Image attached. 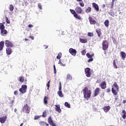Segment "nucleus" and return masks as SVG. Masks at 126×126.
I'll use <instances>...</instances> for the list:
<instances>
[{"instance_id": "5701e85b", "label": "nucleus", "mask_w": 126, "mask_h": 126, "mask_svg": "<svg viewBox=\"0 0 126 126\" xmlns=\"http://www.w3.org/2000/svg\"><path fill=\"white\" fill-rule=\"evenodd\" d=\"M39 125L41 126H49L48 123H46L45 122H44V121H40L39 122Z\"/></svg>"}, {"instance_id": "8fccbe9b", "label": "nucleus", "mask_w": 126, "mask_h": 126, "mask_svg": "<svg viewBox=\"0 0 126 126\" xmlns=\"http://www.w3.org/2000/svg\"><path fill=\"white\" fill-rule=\"evenodd\" d=\"M112 41L114 44L117 43V40H116V38H115V37H112Z\"/></svg>"}, {"instance_id": "864d4df0", "label": "nucleus", "mask_w": 126, "mask_h": 126, "mask_svg": "<svg viewBox=\"0 0 126 126\" xmlns=\"http://www.w3.org/2000/svg\"><path fill=\"white\" fill-rule=\"evenodd\" d=\"M38 6L40 9H42V4H41V3H39Z\"/></svg>"}, {"instance_id": "e2e57ef3", "label": "nucleus", "mask_w": 126, "mask_h": 126, "mask_svg": "<svg viewBox=\"0 0 126 126\" xmlns=\"http://www.w3.org/2000/svg\"><path fill=\"white\" fill-rule=\"evenodd\" d=\"M14 112L15 113H16V112H17V109L16 108L14 109Z\"/></svg>"}, {"instance_id": "9d476101", "label": "nucleus", "mask_w": 126, "mask_h": 126, "mask_svg": "<svg viewBox=\"0 0 126 126\" xmlns=\"http://www.w3.org/2000/svg\"><path fill=\"white\" fill-rule=\"evenodd\" d=\"M48 122L49 125H50L52 126H57L56 124L54 123V121H53V120L52 119V117L49 116L48 119Z\"/></svg>"}, {"instance_id": "2f4dec72", "label": "nucleus", "mask_w": 126, "mask_h": 126, "mask_svg": "<svg viewBox=\"0 0 126 126\" xmlns=\"http://www.w3.org/2000/svg\"><path fill=\"white\" fill-rule=\"evenodd\" d=\"M24 77L20 76L19 77V81L20 82H21V83H23V82H24Z\"/></svg>"}, {"instance_id": "423d86ee", "label": "nucleus", "mask_w": 126, "mask_h": 126, "mask_svg": "<svg viewBox=\"0 0 126 126\" xmlns=\"http://www.w3.org/2000/svg\"><path fill=\"white\" fill-rule=\"evenodd\" d=\"M5 46H6L7 48H13L14 45H13V43H12V42L9 40H5Z\"/></svg>"}, {"instance_id": "bb28decb", "label": "nucleus", "mask_w": 126, "mask_h": 126, "mask_svg": "<svg viewBox=\"0 0 126 126\" xmlns=\"http://www.w3.org/2000/svg\"><path fill=\"white\" fill-rule=\"evenodd\" d=\"M86 56L87 57V58H88V59L91 58H93V57H94V54H92V55H90V53H88L86 54Z\"/></svg>"}, {"instance_id": "a18cd8bd", "label": "nucleus", "mask_w": 126, "mask_h": 126, "mask_svg": "<svg viewBox=\"0 0 126 126\" xmlns=\"http://www.w3.org/2000/svg\"><path fill=\"white\" fill-rule=\"evenodd\" d=\"M51 82V80H49L46 84L47 87H48L47 90H49V88H50V83Z\"/></svg>"}, {"instance_id": "58836bf2", "label": "nucleus", "mask_w": 126, "mask_h": 126, "mask_svg": "<svg viewBox=\"0 0 126 126\" xmlns=\"http://www.w3.org/2000/svg\"><path fill=\"white\" fill-rule=\"evenodd\" d=\"M41 117H43V118H46V117H47V111H44Z\"/></svg>"}, {"instance_id": "1a4fd4ad", "label": "nucleus", "mask_w": 126, "mask_h": 126, "mask_svg": "<svg viewBox=\"0 0 126 126\" xmlns=\"http://www.w3.org/2000/svg\"><path fill=\"white\" fill-rule=\"evenodd\" d=\"M88 19H89V21L90 24H91V25H95V24H96V20H94V19H93V18H92V17L89 16Z\"/></svg>"}, {"instance_id": "f704fd0d", "label": "nucleus", "mask_w": 126, "mask_h": 126, "mask_svg": "<svg viewBox=\"0 0 126 126\" xmlns=\"http://www.w3.org/2000/svg\"><path fill=\"white\" fill-rule=\"evenodd\" d=\"M80 42L83 43H87V39L80 38Z\"/></svg>"}, {"instance_id": "79ce46f5", "label": "nucleus", "mask_w": 126, "mask_h": 126, "mask_svg": "<svg viewBox=\"0 0 126 126\" xmlns=\"http://www.w3.org/2000/svg\"><path fill=\"white\" fill-rule=\"evenodd\" d=\"M59 63L60 64V65H61V66H65V63H62V61L61 60L59 61Z\"/></svg>"}, {"instance_id": "7ed1b4c3", "label": "nucleus", "mask_w": 126, "mask_h": 126, "mask_svg": "<svg viewBox=\"0 0 126 126\" xmlns=\"http://www.w3.org/2000/svg\"><path fill=\"white\" fill-rule=\"evenodd\" d=\"M31 109V108H30V107H29V106H28V104H27L24 106L22 111L24 113H25L26 114H29V113H30Z\"/></svg>"}, {"instance_id": "aec40b11", "label": "nucleus", "mask_w": 126, "mask_h": 126, "mask_svg": "<svg viewBox=\"0 0 126 126\" xmlns=\"http://www.w3.org/2000/svg\"><path fill=\"white\" fill-rule=\"evenodd\" d=\"M111 107H110V106H106L103 107V110L105 113H108Z\"/></svg>"}, {"instance_id": "de8ad7c7", "label": "nucleus", "mask_w": 126, "mask_h": 126, "mask_svg": "<svg viewBox=\"0 0 126 126\" xmlns=\"http://www.w3.org/2000/svg\"><path fill=\"white\" fill-rule=\"evenodd\" d=\"M59 91H62V82H59Z\"/></svg>"}, {"instance_id": "13d9d810", "label": "nucleus", "mask_w": 126, "mask_h": 126, "mask_svg": "<svg viewBox=\"0 0 126 126\" xmlns=\"http://www.w3.org/2000/svg\"><path fill=\"white\" fill-rule=\"evenodd\" d=\"M29 38L30 39H32V40H34V36H33L30 35V36H29Z\"/></svg>"}, {"instance_id": "4c0bfd02", "label": "nucleus", "mask_w": 126, "mask_h": 126, "mask_svg": "<svg viewBox=\"0 0 126 126\" xmlns=\"http://www.w3.org/2000/svg\"><path fill=\"white\" fill-rule=\"evenodd\" d=\"M56 58L58 60H60L62 58V53H59Z\"/></svg>"}, {"instance_id": "473e14b6", "label": "nucleus", "mask_w": 126, "mask_h": 126, "mask_svg": "<svg viewBox=\"0 0 126 126\" xmlns=\"http://www.w3.org/2000/svg\"><path fill=\"white\" fill-rule=\"evenodd\" d=\"M58 94L59 95V97H63V94L62 91H58Z\"/></svg>"}, {"instance_id": "69168bd1", "label": "nucleus", "mask_w": 126, "mask_h": 126, "mask_svg": "<svg viewBox=\"0 0 126 126\" xmlns=\"http://www.w3.org/2000/svg\"><path fill=\"white\" fill-rule=\"evenodd\" d=\"M23 126V123H21V124H20V126Z\"/></svg>"}, {"instance_id": "c9c22d12", "label": "nucleus", "mask_w": 126, "mask_h": 126, "mask_svg": "<svg viewBox=\"0 0 126 126\" xmlns=\"http://www.w3.org/2000/svg\"><path fill=\"white\" fill-rule=\"evenodd\" d=\"M85 11L87 13H89V12H91V7H88L86 10Z\"/></svg>"}, {"instance_id": "49530a36", "label": "nucleus", "mask_w": 126, "mask_h": 126, "mask_svg": "<svg viewBox=\"0 0 126 126\" xmlns=\"http://www.w3.org/2000/svg\"><path fill=\"white\" fill-rule=\"evenodd\" d=\"M42 116H35L34 118V120H38V119H40Z\"/></svg>"}, {"instance_id": "37998d69", "label": "nucleus", "mask_w": 126, "mask_h": 126, "mask_svg": "<svg viewBox=\"0 0 126 126\" xmlns=\"http://www.w3.org/2000/svg\"><path fill=\"white\" fill-rule=\"evenodd\" d=\"M81 53L82 56H85L86 54V51L85 50V49H84L83 51H81Z\"/></svg>"}, {"instance_id": "680f3d73", "label": "nucleus", "mask_w": 126, "mask_h": 126, "mask_svg": "<svg viewBox=\"0 0 126 126\" xmlns=\"http://www.w3.org/2000/svg\"><path fill=\"white\" fill-rule=\"evenodd\" d=\"M44 48L45 49H48V46L47 45H44Z\"/></svg>"}, {"instance_id": "0e129e2a", "label": "nucleus", "mask_w": 126, "mask_h": 126, "mask_svg": "<svg viewBox=\"0 0 126 126\" xmlns=\"http://www.w3.org/2000/svg\"><path fill=\"white\" fill-rule=\"evenodd\" d=\"M14 102V100H12L11 102V103H12V105H13V103Z\"/></svg>"}, {"instance_id": "0eeeda50", "label": "nucleus", "mask_w": 126, "mask_h": 126, "mask_svg": "<svg viewBox=\"0 0 126 126\" xmlns=\"http://www.w3.org/2000/svg\"><path fill=\"white\" fill-rule=\"evenodd\" d=\"M91 69L90 68H86L85 69V73L87 76V77H90L91 76V72H90Z\"/></svg>"}, {"instance_id": "9b49d317", "label": "nucleus", "mask_w": 126, "mask_h": 126, "mask_svg": "<svg viewBox=\"0 0 126 126\" xmlns=\"http://www.w3.org/2000/svg\"><path fill=\"white\" fill-rule=\"evenodd\" d=\"M75 10L78 14H81L82 13V11H83V10H82V8L79 6H77L75 8Z\"/></svg>"}, {"instance_id": "09e8293b", "label": "nucleus", "mask_w": 126, "mask_h": 126, "mask_svg": "<svg viewBox=\"0 0 126 126\" xmlns=\"http://www.w3.org/2000/svg\"><path fill=\"white\" fill-rule=\"evenodd\" d=\"M54 66V73L55 74H57V69H56V65H55V64L53 65Z\"/></svg>"}, {"instance_id": "603ef678", "label": "nucleus", "mask_w": 126, "mask_h": 126, "mask_svg": "<svg viewBox=\"0 0 126 126\" xmlns=\"http://www.w3.org/2000/svg\"><path fill=\"white\" fill-rule=\"evenodd\" d=\"M88 63H90L91 62H93V58H90L88 60Z\"/></svg>"}, {"instance_id": "a211bd4d", "label": "nucleus", "mask_w": 126, "mask_h": 126, "mask_svg": "<svg viewBox=\"0 0 126 126\" xmlns=\"http://www.w3.org/2000/svg\"><path fill=\"white\" fill-rule=\"evenodd\" d=\"M114 88V89L115 90H117V91H119V86L118 85V84H117V82H115L114 83V84L112 86V88Z\"/></svg>"}, {"instance_id": "6e6d98bb", "label": "nucleus", "mask_w": 126, "mask_h": 126, "mask_svg": "<svg viewBox=\"0 0 126 126\" xmlns=\"http://www.w3.org/2000/svg\"><path fill=\"white\" fill-rule=\"evenodd\" d=\"M106 91H107V93H109V92H111V89H110V88L106 89Z\"/></svg>"}, {"instance_id": "cd10ccee", "label": "nucleus", "mask_w": 126, "mask_h": 126, "mask_svg": "<svg viewBox=\"0 0 126 126\" xmlns=\"http://www.w3.org/2000/svg\"><path fill=\"white\" fill-rule=\"evenodd\" d=\"M43 102H44V103L45 104V105L48 104V97L45 96L44 97Z\"/></svg>"}, {"instance_id": "a19ab883", "label": "nucleus", "mask_w": 126, "mask_h": 126, "mask_svg": "<svg viewBox=\"0 0 126 126\" xmlns=\"http://www.w3.org/2000/svg\"><path fill=\"white\" fill-rule=\"evenodd\" d=\"M9 8L10 11H13V9H14V7H13V5H10Z\"/></svg>"}, {"instance_id": "f8f14e48", "label": "nucleus", "mask_w": 126, "mask_h": 126, "mask_svg": "<svg viewBox=\"0 0 126 126\" xmlns=\"http://www.w3.org/2000/svg\"><path fill=\"white\" fill-rule=\"evenodd\" d=\"M6 120H7V116L1 117L0 118V123H1V124H4Z\"/></svg>"}, {"instance_id": "39448f33", "label": "nucleus", "mask_w": 126, "mask_h": 126, "mask_svg": "<svg viewBox=\"0 0 126 126\" xmlns=\"http://www.w3.org/2000/svg\"><path fill=\"white\" fill-rule=\"evenodd\" d=\"M26 90H27V85H24L22 86V88L19 89L20 92L22 94L26 93Z\"/></svg>"}, {"instance_id": "e433bc0d", "label": "nucleus", "mask_w": 126, "mask_h": 126, "mask_svg": "<svg viewBox=\"0 0 126 126\" xmlns=\"http://www.w3.org/2000/svg\"><path fill=\"white\" fill-rule=\"evenodd\" d=\"M64 106L67 108H70V104H69V103L67 102H65L64 103Z\"/></svg>"}, {"instance_id": "4be33fe9", "label": "nucleus", "mask_w": 126, "mask_h": 126, "mask_svg": "<svg viewBox=\"0 0 126 126\" xmlns=\"http://www.w3.org/2000/svg\"><path fill=\"white\" fill-rule=\"evenodd\" d=\"M96 32L98 37H101V35H102V32H101V29H96Z\"/></svg>"}, {"instance_id": "b1692460", "label": "nucleus", "mask_w": 126, "mask_h": 126, "mask_svg": "<svg viewBox=\"0 0 126 126\" xmlns=\"http://www.w3.org/2000/svg\"><path fill=\"white\" fill-rule=\"evenodd\" d=\"M4 46V42L3 41L0 42V52L3 50V47Z\"/></svg>"}, {"instance_id": "6e6552de", "label": "nucleus", "mask_w": 126, "mask_h": 126, "mask_svg": "<svg viewBox=\"0 0 126 126\" xmlns=\"http://www.w3.org/2000/svg\"><path fill=\"white\" fill-rule=\"evenodd\" d=\"M69 53H70L72 56H73V57H75L76 56V53H77V51H76V50L71 48L69 49Z\"/></svg>"}, {"instance_id": "4468645a", "label": "nucleus", "mask_w": 126, "mask_h": 126, "mask_svg": "<svg viewBox=\"0 0 126 126\" xmlns=\"http://www.w3.org/2000/svg\"><path fill=\"white\" fill-rule=\"evenodd\" d=\"M11 48L12 47H7V48H6V53L8 56L12 54V49Z\"/></svg>"}, {"instance_id": "bf43d9fd", "label": "nucleus", "mask_w": 126, "mask_h": 126, "mask_svg": "<svg viewBox=\"0 0 126 126\" xmlns=\"http://www.w3.org/2000/svg\"><path fill=\"white\" fill-rule=\"evenodd\" d=\"M28 27L29 28H32V27H33V25L30 24L28 25Z\"/></svg>"}, {"instance_id": "4d7b16f0", "label": "nucleus", "mask_w": 126, "mask_h": 126, "mask_svg": "<svg viewBox=\"0 0 126 126\" xmlns=\"http://www.w3.org/2000/svg\"><path fill=\"white\" fill-rule=\"evenodd\" d=\"M14 95H17L18 94V91H15L14 92Z\"/></svg>"}, {"instance_id": "f03ea898", "label": "nucleus", "mask_w": 126, "mask_h": 126, "mask_svg": "<svg viewBox=\"0 0 126 126\" xmlns=\"http://www.w3.org/2000/svg\"><path fill=\"white\" fill-rule=\"evenodd\" d=\"M70 11L71 13L73 15V16L75 17V18H76L79 20H82L83 19L82 17L76 13V11L73 9H70Z\"/></svg>"}, {"instance_id": "412c9836", "label": "nucleus", "mask_w": 126, "mask_h": 126, "mask_svg": "<svg viewBox=\"0 0 126 126\" xmlns=\"http://www.w3.org/2000/svg\"><path fill=\"white\" fill-rule=\"evenodd\" d=\"M0 34L2 36H4V35H6V34H7V31H6V30H2L0 31Z\"/></svg>"}, {"instance_id": "7c9ffc66", "label": "nucleus", "mask_w": 126, "mask_h": 126, "mask_svg": "<svg viewBox=\"0 0 126 126\" xmlns=\"http://www.w3.org/2000/svg\"><path fill=\"white\" fill-rule=\"evenodd\" d=\"M113 67L117 69L118 68V66H117V64H116V60H114L113 62Z\"/></svg>"}, {"instance_id": "72a5a7b5", "label": "nucleus", "mask_w": 126, "mask_h": 126, "mask_svg": "<svg viewBox=\"0 0 126 126\" xmlns=\"http://www.w3.org/2000/svg\"><path fill=\"white\" fill-rule=\"evenodd\" d=\"M5 28V27H4V25L2 23H0V30H3Z\"/></svg>"}, {"instance_id": "2eb2a0df", "label": "nucleus", "mask_w": 126, "mask_h": 126, "mask_svg": "<svg viewBox=\"0 0 126 126\" xmlns=\"http://www.w3.org/2000/svg\"><path fill=\"white\" fill-rule=\"evenodd\" d=\"M55 110L58 113H62V109H61V105L60 104L55 105Z\"/></svg>"}, {"instance_id": "ddd939ff", "label": "nucleus", "mask_w": 126, "mask_h": 126, "mask_svg": "<svg viewBox=\"0 0 126 126\" xmlns=\"http://www.w3.org/2000/svg\"><path fill=\"white\" fill-rule=\"evenodd\" d=\"M99 93H100V88H96L94 90V97H96V96H98Z\"/></svg>"}, {"instance_id": "6ab92c4d", "label": "nucleus", "mask_w": 126, "mask_h": 126, "mask_svg": "<svg viewBox=\"0 0 126 126\" xmlns=\"http://www.w3.org/2000/svg\"><path fill=\"white\" fill-rule=\"evenodd\" d=\"M111 91L114 96H117V95H118V92H119V91H118V90H115V88H112L111 89Z\"/></svg>"}, {"instance_id": "f257e3e1", "label": "nucleus", "mask_w": 126, "mask_h": 126, "mask_svg": "<svg viewBox=\"0 0 126 126\" xmlns=\"http://www.w3.org/2000/svg\"><path fill=\"white\" fill-rule=\"evenodd\" d=\"M91 93V90H88V87H85L83 89L84 98H85V99H88L89 98H90Z\"/></svg>"}, {"instance_id": "20e7f679", "label": "nucleus", "mask_w": 126, "mask_h": 126, "mask_svg": "<svg viewBox=\"0 0 126 126\" xmlns=\"http://www.w3.org/2000/svg\"><path fill=\"white\" fill-rule=\"evenodd\" d=\"M102 50L103 51H106L109 48V42L107 40H103L102 41Z\"/></svg>"}, {"instance_id": "a878e982", "label": "nucleus", "mask_w": 126, "mask_h": 126, "mask_svg": "<svg viewBox=\"0 0 126 126\" xmlns=\"http://www.w3.org/2000/svg\"><path fill=\"white\" fill-rule=\"evenodd\" d=\"M122 118L123 119H124V120H126V110H123L122 111Z\"/></svg>"}, {"instance_id": "c03bdc74", "label": "nucleus", "mask_w": 126, "mask_h": 126, "mask_svg": "<svg viewBox=\"0 0 126 126\" xmlns=\"http://www.w3.org/2000/svg\"><path fill=\"white\" fill-rule=\"evenodd\" d=\"M88 36L89 37H93V36H94V34L92 32H88Z\"/></svg>"}, {"instance_id": "774afa93", "label": "nucleus", "mask_w": 126, "mask_h": 126, "mask_svg": "<svg viewBox=\"0 0 126 126\" xmlns=\"http://www.w3.org/2000/svg\"><path fill=\"white\" fill-rule=\"evenodd\" d=\"M25 41H28V39L25 38Z\"/></svg>"}, {"instance_id": "338daca9", "label": "nucleus", "mask_w": 126, "mask_h": 126, "mask_svg": "<svg viewBox=\"0 0 126 126\" xmlns=\"http://www.w3.org/2000/svg\"><path fill=\"white\" fill-rule=\"evenodd\" d=\"M77 1H82V0H77Z\"/></svg>"}, {"instance_id": "052dcab7", "label": "nucleus", "mask_w": 126, "mask_h": 126, "mask_svg": "<svg viewBox=\"0 0 126 126\" xmlns=\"http://www.w3.org/2000/svg\"><path fill=\"white\" fill-rule=\"evenodd\" d=\"M126 100H124L123 101V104H126Z\"/></svg>"}, {"instance_id": "393cba45", "label": "nucleus", "mask_w": 126, "mask_h": 126, "mask_svg": "<svg viewBox=\"0 0 126 126\" xmlns=\"http://www.w3.org/2000/svg\"><path fill=\"white\" fill-rule=\"evenodd\" d=\"M121 55L122 60H125V59H126V53H125V52L124 51H122L121 52Z\"/></svg>"}, {"instance_id": "dca6fc26", "label": "nucleus", "mask_w": 126, "mask_h": 126, "mask_svg": "<svg viewBox=\"0 0 126 126\" xmlns=\"http://www.w3.org/2000/svg\"><path fill=\"white\" fill-rule=\"evenodd\" d=\"M100 87L101 89H106V87H107V84L105 81H103L101 83Z\"/></svg>"}, {"instance_id": "3c124183", "label": "nucleus", "mask_w": 126, "mask_h": 126, "mask_svg": "<svg viewBox=\"0 0 126 126\" xmlns=\"http://www.w3.org/2000/svg\"><path fill=\"white\" fill-rule=\"evenodd\" d=\"M79 4L82 7H83V6H84V3H83V2H79Z\"/></svg>"}, {"instance_id": "c85d7f7f", "label": "nucleus", "mask_w": 126, "mask_h": 126, "mask_svg": "<svg viewBox=\"0 0 126 126\" xmlns=\"http://www.w3.org/2000/svg\"><path fill=\"white\" fill-rule=\"evenodd\" d=\"M109 20H106L105 22H104V24L105 26H106L107 28L109 27Z\"/></svg>"}, {"instance_id": "ea45409f", "label": "nucleus", "mask_w": 126, "mask_h": 126, "mask_svg": "<svg viewBox=\"0 0 126 126\" xmlns=\"http://www.w3.org/2000/svg\"><path fill=\"white\" fill-rule=\"evenodd\" d=\"M5 21L7 24H10V21L8 20V18L7 17H5Z\"/></svg>"}, {"instance_id": "c756f323", "label": "nucleus", "mask_w": 126, "mask_h": 126, "mask_svg": "<svg viewBox=\"0 0 126 126\" xmlns=\"http://www.w3.org/2000/svg\"><path fill=\"white\" fill-rule=\"evenodd\" d=\"M66 78L68 80H72V76H71V75H70V74H68L67 75Z\"/></svg>"}, {"instance_id": "f3484780", "label": "nucleus", "mask_w": 126, "mask_h": 126, "mask_svg": "<svg viewBox=\"0 0 126 126\" xmlns=\"http://www.w3.org/2000/svg\"><path fill=\"white\" fill-rule=\"evenodd\" d=\"M92 5L96 11H99V6L96 3H93Z\"/></svg>"}, {"instance_id": "5fc2aeb1", "label": "nucleus", "mask_w": 126, "mask_h": 126, "mask_svg": "<svg viewBox=\"0 0 126 126\" xmlns=\"http://www.w3.org/2000/svg\"><path fill=\"white\" fill-rule=\"evenodd\" d=\"M114 2H111V9H113V8H114Z\"/></svg>"}]
</instances>
